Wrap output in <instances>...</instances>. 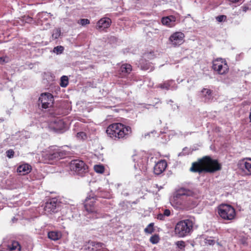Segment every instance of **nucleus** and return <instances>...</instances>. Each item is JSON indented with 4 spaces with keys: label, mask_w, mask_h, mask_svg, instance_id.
<instances>
[{
    "label": "nucleus",
    "mask_w": 251,
    "mask_h": 251,
    "mask_svg": "<svg viewBox=\"0 0 251 251\" xmlns=\"http://www.w3.org/2000/svg\"><path fill=\"white\" fill-rule=\"evenodd\" d=\"M68 84V78L67 76H62L61 77L60 86L62 87H66Z\"/></svg>",
    "instance_id": "a878e982"
},
{
    "label": "nucleus",
    "mask_w": 251,
    "mask_h": 251,
    "mask_svg": "<svg viewBox=\"0 0 251 251\" xmlns=\"http://www.w3.org/2000/svg\"><path fill=\"white\" fill-rule=\"evenodd\" d=\"M157 87L160 88L161 89L168 90L169 89H176V86L174 80H168L163 82V83L158 84Z\"/></svg>",
    "instance_id": "f3484780"
},
{
    "label": "nucleus",
    "mask_w": 251,
    "mask_h": 251,
    "mask_svg": "<svg viewBox=\"0 0 251 251\" xmlns=\"http://www.w3.org/2000/svg\"><path fill=\"white\" fill-rule=\"evenodd\" d=\"M166 216H164L163 215V213H159L157 215V219L158 220H159L160 221H164L165 219V217Z\"/></svg>",
    "instance_id": "e433bc0d"
},
{
    "label": "nucleus",
    "mask_w": 251,
    "mask_h": 251,
    "mask_svg": "<svg viewBox=\"0 0 251 251\" xmlns=\"http://www.w3.org/2000/svg\"><path fill=\"white\" fill-rule=\"evenodd\" d=\"M111 24V20L110 18L104 17L101 18L97 23L96 28L99 30H103L108 28Z\"/></svg>",
    "instance_id": "4468645a"
},
{
    "label": "nucleus",
    "mask_w": 251,
    "mask_h": 251,
    "mask_svg": "<svg viewBox=\"0 0 251 251\" xmlns=\"http://www.w3.org/2000/svg\"><path fill=\"white\" fill-rule=\"evenodd\" d=\"M94 170L97 173H102L104 171V168L102 165H96L94 166Z\"/></svg>",
    "instance_id": "c756f323"
},
{
    "label": "nucleus",
    "mask_w": 251,
    "mask_h": 251,
    "mask_svg": "<svg viewBox=\"0 0 251 251\" xmlns=\"http://www.w3.org/2000/svg\"><path fill=\"white\" fill-rule=\"evenodd\" d=\"M48 238L53 241H57L62 237L61 232L57 231H51L48 232Z\"/></svg>",
    "instance_id": "412c9836"
},
{
    "label": "nucleus",
    "mask_w": 251,
    "mask_h": 251,
    "mask_svg": "<svg viewBox=\"0 0 251 251\" xmlns=\"http://www.w3.org/2000/svg\"><path fill=\"white\" fill-rule=\"evenodd\" d=\"M64 47L61 46H58L54 47L53 49V51L56 52L57 54H61L64 50Z\"/></svg>",
    "instance_id": "2f4dec72"
},
{
    "label": "nucleus",
    "mask_w": 251,
    "mask_h": 251,
    "mask_svg": "<svg viewBox=\"0 0 251 251\" xmlns=\"http://www.w3.org/2000/svg\"><path fill=\"white\" fill-rule=\"evenodd\" d=\"M77 137H81V138H83L84 137H86V134L84 132H80L77 133Z\"/></svg>",
    "instance_id": "4c0bfd02"
},
{
    "label": "nucleus",
    "mask_w": 251,
    "mask_h": 251,
    "mask_svg": "<svg viewBox=\"0 0 251 251\" xmlns=\"http://www.w3.org/2000/svg\"><path fill=\"white\" fill-rule=\"evenodd\" d=\"M154 223H151L144 229V232L146 234H152L154 231Z\"/></svg>",
    "instance_id": "393cba45"
},
{
    "label": "nucleus",
    "mask_w": 251,
    "mask_h": 251,
    "mask_svg": "<svg viewBox=\"0 0 251 251\" xmlns=\"http://www.w3.org/2000/svg\"><path fill=\"white\" fill-rule=\"evenodd\" d=\"M184 37L185 35L183 33L176 32L170 36L169 41L172 46L177 47L183 43Z\"/></svg>",
    "instance_id": "9b49d317"
},
{
    "label": "nucleus",
    "mask_w": 251,
    "mask_h": 251,
    "mask_svg": "<svg viewBox=\"0 0 251 251\" xmlns=\"http://www.w3.org/2000/svg\"><path fill=\"white\" fill-rule=\"evenodd\" d=\"M222 169L221 165L216 159H213L209 156H204L192 163L190 171L193 173H213Z\"/></svg>",
    "instance_id": "f257e3e1"
},
{
    "label": "nucleus",
    "mask_w": 251,
    "mask_h": 251,
    "mask_svg": "<svg viewBox=\"0 0 251 251\" xmlns=\"http://www.w3.org/2000/svg\"><path fill=\"white\" fill-rule=\"evenodd\" d=\"M176 197H177H177H178V198H180V199H181V197H179V196H177V195Z\"/></svg>",
    "instance_id": "79ce46f5"
},
{
    "label": "nucleus",
    "mask_w": 251,
    "mask_h": 251,
    "mask_svg": "<svg viewBox=\"0 0 251 251\" xmlns=\"http://www.w3.org/2000/svg\"><path fill=\"white\" fill-rule=\"evenodd\" d=\"M77 24L84 26L90 24V21L88 19H81L77 22Z\"/></svg>",
    "instance_id": "7c9ffc66"
},
{
    "label": "nucleus",
    "mask_w": 251,
    "mask_h": 251,
    "mask_svg": "<svg viewBox=\"0 0 251 251\" xmlns=\"http://www.w3.org/2000/svg\"><path fill=\"white\" fill-rule=\"evenodd\" d=\"M10 61L9 57L7 55L0 56V64L3 65Z\"/></svg>",
    "instance_id": "c85d7f7f"
},
{
    "label": "nucleus",
    "mask_w": 251,
    "mask_h": 251,
    "mask_svg": "<svg viewBox=\"0 0 251 251\" xmlns=\"http://www.w3.org/2000/svg\"><path fill=\"white\" fill-rule=\"evenodd\" d=\"M157 101L156 102V104H157L158 103H161L160 100L159 99H157Z\"/></svg>",
    "instance_id": "a19ab883"
},
{
    "label": "nucleus",
    "mask_w": 251,
    "mask_h": 251,
    "mask_svg": "<svg viewBox=\"0 0 251 251\" xmlns=\"http://www.w3.org/2000/svg\"><path fill=\"white\" fill-rule=\"evenodd\" d=\"M31 167L27 164L20 165L17 168V172L21 175H25L30 172Z\"/></svg>",
    "instance_id": "6ab92c4d"
},
{
    "label": "nucleus",
    "mask_w": 251,
    "mask_h": 251,
    "mask_svg": "<svg viewBox=\"0 0 251 251\" xmlns=\"http://www.w3.org/2000/svg\"><path fill=\"white\" fill-rule=\"evenodd\" d=\"M163 215L169 217L171 215V211L168 209H165L163 210Z\"/></svg>",
    "instance_id": "c9c22d12"
},
{
    "label": "nucleus",
    "mask_w": 251,
    "mask_h": 251,
    "mask_svg": "<svg viewBox=\"0 0 251 251\" xmlns=\"http://www.w3.org/2000/svg\"><path fill=\"white\" fill-rule=\"evenodd\" d=\"M193 223L190 219L178 222L175 228V233L178 237H184L190 234L193 231Z\"/></svg>",
    "instance_id": "20e7f679"
},
{
    "label": "nucleus",
    "mask_w": 251,
    "mask_h": 251,
    "mask_svg": "<svg viewBox=\"0 0 251 251\" xmlns=\"http://www.w3.org/2000/svg\"><path fill=\"white\" fill-rule=\"evenodd\" d=\"M6 154L7 157H8L9 158H12L14 157L15 152L13 150L10 149L6 151Z\"/></svg>",
    "instance_id": "473e14b6"
},
{
    "label": "nucleus",
    "mask_w": 251,
    "mask_h": 251,
    "mask_svg": "<svg viewBox=\"0 0 251 251\" xmlns=\"http://www.w3.org/2000/svg\"><path fill=\"white\" fill-rule=\"evenodd\" d=\"M177 246L180 249H182L185 246V243L183 241H178L176 243Z\"/></svg>",
    "instance_id": "f704fd0d"
},
{
    "label": "nucleus",
    "mask_w": 251,
    "mask_h": 251,
    "mask_svg": "<svg viewBox=\"0 0 251 251\" xmlns=\"http://www.w3.org/2000/svg\"><path fill=\"white\" fill-rule=\"evenodd\" d=\"M88 248L92 251H106L104 244L90 241L88 242Z\"/></svg>",
    "instance_id": "2eb2a0df"
},
{
    "label": "nucleus",
    "mask_w": 251,
    "mask_h": 251,
    "mask_svg": "<svg viewBox=\"0 0 251 251\" xmlns=\"http://www.w3.org/2000/svg\"><path fill=\"white\" fill-rule=\"evenodd\" d=\"M61 30L59 28H55L53 30L52 38L53 39H57L60 35Z\"/></svg>",
    "instance_id": "bb28decb"
},
{
    "label": "nucleus",
    "mask_w": 251,
    "mask_h": 251,
    "mask_svg": "<svg viewBox=\"0 0 251 251\" xmlns=\"http://www.w3.org/2000/svg\"><path fill=\"white\" fill-rule=\"evenodd\" d=\"M201 93L205 101H208L212 99V91L207 88H203Z\"/></svg>",
    "instance_id": "4be33fe9"
},
{
    "label": "nucleus",
    "mask_w": 251,
    "mask_h": 251,
    "mask_svg": "<svg viewBox=\"0 0 251 251\" xmlns=\"http://www.w3.org/2000/svg\"><path fill=\"white\" fill-rule=\"evenodd\" d=\"M70 168L80 176H83L84 174L87 172L88 169L84 162L80 160L72 161L70 164Z\"/></svg>",
    "instance_id": "6e6552de"
},
{
    "label": "nucleus",
    "mask_w": 251,
    "mask_h": 251,
    "mask_svg": "<svg viewBox=\"0 0 251 251\" xmlns=\"http://www.w3.org/2000/svg\"><path fill=\"white\" fill-rule=\"evenodd\" d=\"M176 18L173 15L163 17L161 19L162 24L169 27H172L175 25Z\"/></svg>",
    "instance_id": "a211bd4d"
},
{
    "label": "nucleus",
    "mask_w": 251,
    "mask_h": 251,
    "mask_svg": "<svg viewBox=\"0 0 251 251\" xmlns=\"http://www.w3.org/2000/svg\"><path fill=\"white\" fill-rule=\"evenodd\" d=\"M39 101L42 104V107L47 109L52 106L54 99L53 96L50 93H45L41 95Z\"/></svg>",
    "instance_id": "9d476101"
},
{
    "label": "nucleus",
    "mask_w": 251,
    "mask_h": 251,
    "mask_svg": "<svg viewBox=\"0 0 251 251\" xmlns=\"http://www.w3.org/2000/svg\"><path fill=\"white\" fill-rule=\"evenodd\" d=\"M59 205V202L56 198L49 199L45 203L44 210L48 213H55L56 209Z\"/></svg>",
    "instance_id": "f8f14e48"
},
{
    "label": "nucleus",
    "mask_w": 251,
    "mask_h": 251,
    "mask_svg": "<svg viewBox=\"0 0 251 251\" xmlns=\"http://www.w3.org/2000/svg\"><path fill=\"white\" fill-rule=\"evenodd\" d=\"M144 58H142L139 61V65L142 70L147 71L150 70L152 71L153 70V67L151 63L147 61L146 59H152L154 57L153 52H150L144 54Z\"/></svg>",
    "instance_id": "1a4fd4ad"
},
{
    "label": "nucleus",
    "mask_w": 251,
    "mask_h": 251,
    "mask_svg": "<svg viewBox=\"0 0 251 251\" xmlns=\"http://www.w3.org/2000/svg\"><path fill=\"white\" fill-rule=\"evenodd\" d=\"M27 20H28L29 22H31L32 21V18L29 17H28Z\"/></svg>",
    "instance_id": "ea45409f"
},
{
    "label": "nucleus",
    "mask_w": 251,
    "mask_h": 251,
    "mask_svg": "<svg viewBox=\"0 0 251 251\" xmlns=\"http://www.w3.org/2000/svg\"><path fill=\"white\" fill-rule=\"evenodd\" d=\"M229 1H230L231 2L234 3V2H236L237 1H239V0H229Z\"/></svg>",
    "instance_id": "58836bf2"
},
{
    "label": "nucleus",
    "mask_w": 251,
    "mask_h": 251,
    "mask_svg": "<svg viewBox=\"0 0 251 251\" xmlns=\"http://www.w3.org/2000/svg\"><path fill=\"white\" fill-rule=\"evenodd\" d=\"M216 20L219 22L225 21L226 20V15H220L216 17Z\"/></svg>",
    "instance_id": "72a5a7b5"
},
{
    "label": "nucleus",
    "mask_w": 251,
    "mask_h": 251,
    "mask_svg": "<svg viewBox=\"0 0 251 251\" xmlns=\"http://www.w3.org/2000/svg\"><path fill=\"white\" fill-rule=\"evenodd\" d=\"M212 68L215 72L220 75L227 74L229 70L226 61L222 58H218L213 61Z\"/></svg>",
    "instance_id": "423d86ee"
},
{
    "label": "nucleus",
    "mask_w": 251,
    "mask_h": 251,
    "mask_svg": "<svg viewBox=\"0 0 251 251\" xmlns=\"http://www.w3.org/2000/svg\"><path fill=\"white\" fill-rule=\"evenodd\" d=\"M191 193V191L185 188H180L178 190L177 196L179 197H183L184 196H189Z\"/></svg>",
    "instance_id": "b1692460"
},
{
    "label": "nucleus",
    "mask_w": 251,
    "mask_h": 251,
    "mask_svg": "<svg viewBox=\"0 0 251 251\" xmlns=\"http://www.w3.org/2000/svg\"><path fill=\"white\" fill-rule=\"evenodd\" d=\"M68 155V152L61 147L50 146L43 152L42 156L47 163L51 164V161L64 158Z\"/></svg>",
    "instance_id": "7ed1b4c3"
},
{
    "label": "nucleus",
    "mask_w": 251,
    "mask_h": 251,
    "mask_svg": "<svg viewBox=\"0 0 251 251\" xmlns=\"http://www.w3.org/2000/svg\"><path fill=\"white\" fill-rule=\"evenodd\" d=\"M21 249V245L17 241H14L11 244L9 245L10 251H20Z\"/></svg>",
    "instance_id": "5701e85b"
},
{
    "label": "nucleus",
    "mask_w": 251,
    "mask_h": 251,
    "mask_svg": "<svg viewBox=\"0 0 251 251\" xmlns=\"http://www.w3.org/2000/svg\"><path fill=\"white\" fill-rule=\"evenodd\" d=\"M106 132L109 137L115 140H118L126 138L131 133V128L130 126L122 123H116L109 125Z\"/></svg>",
    "instance_id": "f03ea898"
},
{
    "label": "nucleus",
    "mask_w": 251,
    "mask_h": 251,
    "mask_svg": "<svg viewBox=\"0 0 251 251\" xmlns=\"http://www.w3.org/2000/svg\"><path fill=\"white\" fill-rule=\"evenodd\" d=\"M167 163L164 159L158 161L154 165L153 172L156 175L161 174L166 169Z\"/></svg>",
    "instance_id": "dca6fc26"
},
{
    "label": "nucleus",
    "mask_w": 251,
    "mask_h": 251,
    "mask_svg": "<svg viewBox=\"0 0 251 251\" xmlns=\"http://www.w3.org/2000/svg\"><path fill=\"white\" fill-rule=\"evenodd\" d=\"M97 199L94 197H87L84 202L85 210L89 213L96 214V218H99L100 212L96 205Z\"/></svg>",
    "instance_id": "0eeeda50"
},
{
    "label": "nucleus",
    "mask_w": 251,
    "mask_h": 251,
    "mask_svg": "<svg viewBox=\"0 0 251 251\" xmlns=\"http://www.w3.org/2000/svg\"><path fill=\"white\" fill-rule=\"evenodd\" d=\"M238 166L246 175H251V158H246L240 161Z\"/></svg>",
    "instance_id": "ddd939ff"
},
{
    "label": "nucleus",
    "mask_w": 251,
    "mask_h": 251,
    "mask_svg": "<svg viewBox=\"0 0 251 251\" xmlns=\"http://www.w3.org/2000/svg\"><path fill=\"white\" fill-rule=\"evenodd\" d=\"M159 237L157 234H154L150 237V241L153 244H156L159 241Z\"/></svg>",
    "instance_id": "cd10ccee"
},
{
    "label": "nucleus",
    "mask_w": 251,
    "mask_h": 251,
    "mask_svg": "<svg viewBox=\"0 0 251 251\" xmlns=\"http://www.w3.org/2000/svg\"><path fill=\"white\" fill-rule=\"evenodd\" d=\"M217 213L224 220L232 221L236 216L235 208L229 204H221L217 207Z\"/></svg>",
    "instance_id": "39448f33"
},
{
    "label": "nucleus",
    "mask_w": 251,
    "mask_h": 251,
    "mask_svg": "<svg viewBox=\"0 0 251 251\" xmlns=\"http://www.w3.org/2000/svg\"><path fill=\"white\" fill-rule=\"evenodd\" d=\"M132 69V66L129 64L126 63L122 65L120 69V71L122 73V77L130 74Z\"/></svg>",
    "instance_id": "aec40b11"
}]
</instances>
